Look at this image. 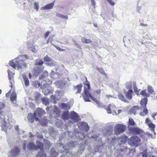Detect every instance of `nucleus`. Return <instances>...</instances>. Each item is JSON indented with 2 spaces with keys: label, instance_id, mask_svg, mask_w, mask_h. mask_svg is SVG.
I'll return each mask as SVG.
<instances>
[{
  "label": "nucleus",
  "instance_id": "ddd939ff",
  "mask_svg": "<svg viewBox=\"0 0 157 157\" xmlns=\"http://www.w3.org/2000/svg\"><path fill=\"white\" fill-rule=\"evenodd\" d=\"M127 137L124 135H122L120 137L118 138V145L120 146L122 144L125 143L126 142Z\"/></svg>",
  "mask_w": 157,
  "mask_h": 157
},
{
  "label": "nucleus",
  "instance_id": "f257e3e1",
  "mask_svg": "<svg viewBox=\"0 0 157 157\" xmlns=\"http://www.w3.org/2000/svg\"><path fill=\"white\" fill-rule=\"evenodd\" d=\"M27 57V55H22L19 56L14 59L10 61L9 64L13 68L17 70L21 69L22 67H26V64L24 62V61L25 60Z\"/></svg>",
  "mask_w": 157,
  "mask_h": 157
},
{
  "label": "nucleus",
  "instance_id": "b1692460",
  "mask_svg": "<svg viewBox=\"0 0 157 157\" xmlns=\"http://www.w3.org/2000/svg\"><path fill=\"white\" fill-rule=\"evenodd\" d=\"M29 121L31 123L34 122V118L35 119V115L33 116L32 113H29L28 116Z\"/></svg>",
  "mask_w": 157,
  "mask_h": 157
},
{
  "label": "nucleus",
  "instance_id": "09e8293b",
  "mask_svg": "<svg viewBox=\"0 0 157 157\" xmlns=\"http://www.w3.org/2000/svg\"><path fill=\"white\" fill-rule=\"evenodd\" d=\"M146 134L148 136H150L151 137V138H152L153 139H154L155 138V135H152L151 134H150L149 132H147L146 133Z\"/></svg>",
  "mask_w": 157,
  "mask_h": 157
},
{
  "label": "nucleus",
  "instance_id": "a18cd8bd",
  "mask_svg": "<svg viewBox=\"0 0 157 157\" xmlns=\"http://www.w3.org/2000/svg\"><path fill=\"white\" fill-rule=\"evenodd\" d=\"M148 91L149 92L151 93H152L154 92V90L152 89V86H148Z\"/></svg>",
  "mask_w": 157,
  "mask_h": 157
},
{
  "label": "nucleus",
  "instance_id": "37998d69",
  "mask_svg": "<svg viewBox=\"0 0 157 157\" xmlns=\"http://www.w3.org/2000/svg\"><path fill=\"white\" fill-rule=\"evenodd\" d=\"M34 84L36 88H38L40 86V83L37 81L34 82Z\"/></svg>",
  "mask_w": 157,
  "mask_h": 157
},
{
  "label": "nucleus",
  "instance_id": "bb28decb",
  "mask_svg": "<svg viewBox=\"0 0 157 157\" xmlns=\"http://www.w3.org/2000/svg\"><path fill=\"white\" fill-rule=\"evenodd\" d=\"M68 111H65L62 114L63 119L64 121L67 120L68 119Z\"/></svg>",
  "mask_w": 157,
  "mask_h": 157
},
{
  "label": "nucleus",
  "instance_id": "c756f323",
  "mask_svg": "<svg viewBox=\"0 0 157 157\" xmlns=\"http://www.w3.org/2000/svg\"><path fill=\"white\" fill-rule=\"evenodd\" d=\"M82 85L81 84L78 85L77 86L75 87L74 88L75 90H77V91L76 92V94L77 93H79L81 92Z\"/></svg>",
  "mask_w": 157,
  "mask_h": 157
},
{
  "label": "nucleus",
  "instance_id": "0e129e2a",
  "mask_svg": "<svg viewBox=\"0 0 157 157\" xmlns=\"http://www.w3.org/2000/svg\"><path fill=\"white\" fill-rule=\"evenodd\" d=\"M91 0V4L92 5L94 6L95 4V1H94V0Z\"/></svg>",
  "mask_w": 157,
  "mask_h": 157
},
{
  "label": "nucleus",
  "instance_id": "f8f14e48",
  "mask_svg": "<svg viewBox=\"0 0 157 157\" xmlns=\"http://www.w3.org/2000/svg\"><path fill=\"white\" fill-rule=\"evenodd\" d=\"M7 71L9 80L10 83V86L12 88L13 86V84L14 83L13 75H14V73L12 72L9 70H8Z\"/></svg>",
  "mask_w": 157,
  "mask_h": 157
},
{
  "label": "nucleus",
  "instance_id": "774afa93",
  "mask_svg": "<svg viewBox=\"0 0 157 157\" xmlns=\"http://www.w3.org/2000/svg\"><path fill=\"white\" fill-rule=\"evenodd\" d=\"M30 105L32 108H34V105L32 102H31L30 103Z\"/></svg>",
  "mask_w": 157,
  "mask_h": 157
},
{
  "label": "nucleus",
  "instance_id": "e2e57ef3",
  "mask_svg": "<svg viewBox=\"0 0 157 157\" xmlns=\"http://www.w3.org/2000/svg\"><path fill=\"white\" fill-rule=\"evenodd\" d=\"M150 121L148 118H147L146 119L145 122L147 124H149L150 123H149Z\"/></svg>",
  "mask_w": 157,
  "mask_h": 157
},
{
  "label": "nucleus",
  "instance_id": "393cba45",
  "mask_svg": "<svg viewBox=\"0 0 157 157\" xmlns=\"http://www.w3.org/2000/svg\"><path fill=\"white\" fill-rule=\"evenodd\" d=\"M28 148L30 150H36V147L33 143H30L28 145Z\"/></svg>",
  "mask_w": 157,
  "mask_h": 157
},
{
  "label": "nucleus",
  "instance_id": "4468645a",
  "mask_svg": "<svg viewBox=\"0 0 157 157\" xmlns=\"http://www.w3.org/2000/svg\"><path fill=\"white\" fill-rule=\"evenodd\" d=\"M71 118L74 122H77L79 120L78 115L74 111L71 113Z\"/></svg>",
  "mask_w": 157,
  "mask_h": 157
},
{
  "label": "nucleus",
  "instance_id": "f03ea898",
  "mask_svg": "<svg viewBox=\"0 0 157 157\" xmlns=\"http://www.w3.org/2000/svg\"><path fill=\"white\" fill-rule=\"evenodd\" d=\"M8 117L6 113L3 112H0V126L2 128L6 129L8 127Z\"/></svg>",
  "mask_w": 157,
  "mask_h": 157
},
{
  "label": "nucleus",
  "instance_id": "aec40b11",
  "mask_svg": "<svg viewBox=\"0 0 157 157\" xmlns=\"http://www.w3.org/2000/svg\"><path fill=\"white\" fill-rule=\"evenodd\" d=\"M139 107L138 106H134L131 108L129 111V112L131 114H135L137 110L139 109Z\"/></svg>",
  "mask_w": 157,
  "mask_h": 157
},
{
  "label": "nucleus",
  "instance_id": "58836bf2",
  "mask_svg": "<svg viewBox=\"0 0 157 157\" xmlns=\"http://www.w3.org/2000/svg\"><path fill=\"white\" fill-rule=\"evenodd\" d=\"M149 127L151 128V129L152 131H153L154 134L156 135V133L154 131V128L155 127V125L154 124L152 123H150L149 124H148Z\"/></svg>",
  "mask_w": 157,
  "mask_h": 157
},
{
  "label": "nucleus",
  "instance_id": "423d86ee",
  "mask_svg": "<svg viewBox=\"0 0 157 157\" xmlns=\"http://www.w3.org/2000/svg\"><path fill=\"white\" fill-rule=\"evenodd\" d=\"M36 143L37 145V148L41 150V151L38 152L36 155L35 157H45L46 155L43 150V145L41 142L39 141H37Z\"/></svg>",
  "mask_w": 157,
  "mask_h": 157
},
{
  "label": "nucleus",
  "instance_id": "dca6fc26",
  "mask_svg": "<svg viewBox=\"0 0 157 157\" xmlns=\"http://www.w3.org/2000/svg\"><path fill=\"white\" fill-rule=\"evenodd\" d=\"M16 98L17 94L16 93L14 92H12L10 96V99L11 102L14 104V105L15 106L16 105Z\"/></svg>",
  "mask_w": 157,
  "mask_h": 157
},
{
  "label": "nucleus",
  "instance_id": "6e6d98bb",
  "mask_svg": "<svg viewBox=\"0 0 157 157\" xmlns=\"http://www.w3.org/2000/svg\"><path fill=\"white\" fill-rule=\"evenodd\" d=\"M52 45H53L54 47H55L57 50H59V51L60 50L61 48L57 46L55 44H54L52 43Z\"/></svg>",
  "mask_w": 157,
  "mask_h": 157
},
{
  "label": "nucleus",
  "instance_id": "79ce46f5",
  "mask_svg": "<svg viewBox=\"0 0 157 157\" xmlns=\"http://www.w3.org/2000/svg\"><path fill=\"white\" fill-rule=\"evenodd\" d=\"M118 138H113L111 141V143L113 145H114L117 144V143Z\"/></svg>",
  "mask_w": 157,
  "mask_h": 157
},
{
  "label": "nucleus",
  "instance_id": "6ab92c4d",
  "mask_svg": "<svg viewBox=\"0 0 157 157\" xmlns=\"http://www.w3.org/2000/svg\"><path fill=\"white\" fill-rule=\"evenodd\" d=\"M54 3L52 2L49 3L44 6L41 7L40 9L42 10L51 9L54 6Z\"/></svg>",
  "mask_w": 157,
  "mask_h": 157
},
{
  "label": "nucleus",
  "instance_id": "13d9d810",
  "mask_svg": "<svg viewBox=\"0 0 157 157\" xmlns=\"http://www.w3.org/2000/svg\"><path fill=\"white\" fill-rule=\"evenodd\" d=\"M26 142L25 141H24V143L23 145V148L24 151L25 150V149L26 148Z\"/></svg>",
  "mask_w": 157,
  "mask_h": 157
},
{
  "label": "nucleus",
  "instance_id": "1a4fd4ad",
  "mask_svg": "<svg viewBox=\"0 0 157 157\" xmlns=\"http://www.w3.org/2000/svg\"><path fill=\"white\" fill-rule=\"evenodd\" d=\"M51 82H50L49 83H44L43 85L42 86V88L43 89L42 92L45 95H48V94L52 93L53 90L52 89L50 88L46 89V87H48L50 83H51Z\"/></svg>",
  "mask_w": 157,
  "mask_h": 157
},
{
  "label": "nucleus",
  "instance_id": "39448f33",
  "mask_svg": "<svg viewBox=\"0 0 157 157\" xmlns=\"http://www.w3.org/2000/svg\"><path fill=\"white\" fill-rule=\"evenodd\" d=\"M132 85H133L134 92L136 94L138 95L139 94V90L137 89L136 83L135 82L133 81L132 82L131 81H129L125 83L126 87L128 90H132Z\"/></svg>",
  "mask_w": 157,
  "mask_h": 157
},
{
  "label": "nucleus",
  "instance_id": "f704fd0d",
  "mask_svg": "<svg viewBox=\"0 0 157 157\" xmlns=\"http://www.w3.org/2000/svg\"><path fill=\"white\" fill-rule=\"evenodd\" d=\"M81 41L82 43H83L88 44L91 43V40L89 39H87L84 37H83L81 39Z\"/></svg>",
  "mask_w": 157,
  "mask_h": 157
},
{
  "label": "nucleus",
  "instance_id": "c9c22d12",
  "mask_svg": "<svg viewBox=\"0 0 157 157\" xmlns=\"http://www.w3.org/2000/svg\"><path fill=\"white\" fill-rule=\"evenodd\" d=\"M96 69L98 71L100 72L102 74L104 75L106 78H108V77L107 74L102 69L98 67L96 68Z\"/></svg>",
  "mask_w": 157,
  "mask_h": 157
},
{
  "label": "nucleus",
  "instance_id": "f3484780",
  "mask_svg": "<svg viewBox=\"0 0 157 157\" xmlns=\"http://www.w3.org/2000/svg\"><path fill=\"white\" fill-rule=\"evenodd\" d=\"M20 151V150L18 148L15 147L12 149L11 152V154L13 157H15L19 155Z\"/></svg>",
  "mask_w": 157,
  "mask_h": 157
},
{
  "label": "nucleus",
  "instance_id": "e433bc0d",
  "mask_svg": "<svg viewBox=\"0 0 157 157\" xmlns=\"http://www.w3.org/2000/svg\"><path fill=\"white\" fill-rule=\"evenodd\" d=\"M56 15L58 17L61 18L63 19H65L67 20L68 18V16H64L58 13H56Z\"/></svg>",
  "mask_w": 157,
  "mask_h": 157
},
{
  "label": "nucleus",
  "instance_id": "9d476101",
  "mask_svg": "<svg viewBox=\"0 0 157 157\" xmlns=\"http://www.w3.org/2000/svg\"><path fill=\"white\" fill-rule=\"evenodd\" d=\"M45 113V112L42 109L40 108H38L34 114L35 117V120L36 121H38V118L37 117V116L41 117L44 115Z\"/></svg>",
  "mask_w": 157,
  "mask_h": 157
},
{
  "label": "nucleus",
  "instance_id": "c03bdc74",
  "mask_svg": "<svg viewBox=\"0 0 157 157\" xmlns=\"http://www.w3.org/2000/svg\"><path fill=\"white\" fill-rule=\"evenodd\" d=\"M38 47L36 46H34L33 47L31 48V50L34 52H36L38 50Z\"/></svg>",
  "mask_w": 157,
  "mask_h": 157
},
{
  "label": "nucleus",
  "instance_id": "7ed1b4c3",
  "mask_svg": "<svg viewBox=\"0 0 157 157\" xmlns=\"http://www.w3.org/2000/svg\"><path fill=\"white\" fill-rule=\"evenodd\" d=\"M82 96L86 101H90L89 99V98H90L98 105L99 104V102L96 99L93 97L89 93L88 89L85 88L84 90V92L83 93Z\"/></svg>",
  "mask_w": 157,
  "mask_h": 157
},
{
  "label": "nucleus",
  "instance_id": "a878e982",
  "mask_svg": "<svg viewBox=\"0 0 157 157\" xmlns=\"http://www.w3.org/2000/svg\"><path fill=\"white\" fill-rule=\"evenodd\" d=\"M58 154V152L56 151L54 149L52 148L51 150L50 155L52 157H56Z\"/></svg>",
  "mask_w": 157,
  "mask_h": 157
},
{
  "label": "nucleus",
  "instance_id": "72a5a7b5",
  "mask_svg": "<svg viewBox=\"0 0 157 157\" xmlns=\"http://www.w3.org/2000/svg\"><path fill=\"white\" fill-rule=\"evenodd\" d=\"M58 63L54 61L49 62L48 63V65L50 67L56 66L57 65Z\"/></svg>",
  "mask_w": 157,
  "mask_h": 157
},
{
  "label": "nucleus",
  "instance_id": "4d7b16f0",
  "mask_svg": "<svg viewBox=\"0 0 157 157\" xmlns=\"http://www.w3.org/2000/svg\"><path fill=\"white\" fill-rule=\"evenodd\" d=\"M63 82V87L64 86H69V85L65 81H63V82Z\"/></svg>",
  "mask_w": 157,
  "mask_h": 157
},
{
  "label": "nucleus",
  "instance_id": "052dcab7",
  "mask_svg": "<svg viewBox=\"0 0 157 157\" xmlns=\"http://www.w3.org/2000/svg\"><path fill=\"white\" fill-rule=\"evenodd\" d=\"M50 33V32L49 31L45 33V38H46L48 36Z\"/></svg>",
  "mask_w": 157,
  "mask_h": 157
},
{
  "label": "nucleus",
  "instance_id": "2f4dec72",
  "mask_svg": "<svg viewBox=\"0 0 157 157\" xmlns=\"http://www.w3.org/2000/svg\"><path fill=\"white\" fill-rule=\"evenodd\" d=\"M42 101L43 104L45 105H48L50 102L49 100L46 98H43L42 99Z\"/></svg>",
  "mask_w": 157,
  "mask_h": 157
},
{
  "label": "nucleus",
  "instance_id": "49530a36",
  "mask_svg": "<svg viewBox=\"0 0 157 157\" xmlns=\"http://www.w3.org/2000/svg\"><path fill=\"white\" fill-rule=\"evenodd\" d=\"M44 60L46 62L50 61L51 60V58L50 57H49L47 56H46L44 58Z\"/></svg>",
  "mask_w": 157,
  "mask_h": 157
},
{
  "label": "nucleus",
  "instance_id": "bf43d9fd",
  "mask_svg": "<svg viewBox=\"0 0 157 157\" xmlns=\"http://www.w3.org/2000/svg\"><path fill=\"white\" fill-rule=\"evenodd\" d=\"M53 75H56V74L53 71H52L50 73V76L52 78H53V76H52Z\"/></svg>",
  "mask_w": 157,
  "mask_h": 157
},
{
  "label": "nucleus",
  "instance_id": "864d4df0",
  "mask_svg": "<svg viewBox=\"0 0 157 157\" xmlns=\"http://www.w3.org/2000/svg\"><path fill=\"white\" fill-rule=\"evenodd\" d=\"M45 71V72H44V75H43V74H42V75L43 76L42 77H40V78L41 79H43L44 77H45L46 76H47L48 75V72L47 71Z\"/></svg>",
  "mask_w": 157,
  "mask_h": 157
},
{
  "label": "nucleus",
  "instance_id": "ea45409f",
  "mask_svg": "<svg viewBox=\"0 0 157 157\" xmlns=\"http://www.w3.org/2000/svg\"><path fill=\"white\" fill-rule=\"evenodd\" d=\"M140 94L144 97H148L150 95L149 94L146 93V90H145L141 91L140 92Z\"/></svg>",
  "mask_w": 157,
  "mask_h": 157
},
{
  "label": "nucleus",
  "instance_id": "4c0bfd02",
  "mask_svg": "<svg viewBox=\"0 0 157 157\" xmlns=\"http://www.w3.org/2000/svg\"><path fill=\"white\" fill-rule=\"evenodd\" d=\"M53 107L54 113L58 115L60 113L59 109L56 105H54Z\"/></svg>",
  "mask_w": 157,
  "mask_h": 157
},
{
  "label": "nucleus",
  "instance_id": "a19ab883",
  "mask_svg": "<svg viewBox=\"0 0 157 157\" xmlns=\"http://www.w3.org/2000/svg\"><path fill=\"white\" fill-rule=\"evenodd\" d=\"M128 124L129 125L128 126H130V125H134L135 123L132 119L129 118V119Z\"/></svg>",
  "mask_w": 157,
  "mask_h": 157
},
{
  "label": "nucleus",
  "instance_id": "412c9836",
  "mask_svg": "<svg viewBox=\"0 0 157 157\" xmlns=\"http://www.w3.org/2000/svg\"><path fill=\"white\" fill-rule=\"evenodd\" d=\"M59 106L61 107L62 109H69L70 108V106L68 104L64 103H62L59 105Z\"/></svg>",
  "mask_w": 157,
  "mask_h": 157
},
{
  "label": "nucleus",
  "instance_id": "2eb2a0df",
  "mask_svg": "<svg viewBox=\"0 0 157 157\" xmlns=\"http://www.w3.org/2000/svg\"><path fill=\"white\" fill-rule=\"evenodd\" d=\"M128 127L131 132L134 134H138L141 132V130L138 127L132 128L129 126H128Z\"/></svg>",
  "mask_w": 157,
  "mask_h": 157
},
{
  "label": "nucleus",
  "instance_id": "473e14b6",
  "mask_svg": "<svg viewBox=\"0 0 157 157\" xmlns=\"http://www.w3.org/2000/svg\"><path fill=\"white\" fill-rule=\"evenodd\" d=\"M44 62L43 60L41 59H37L35 61V64L36 65H42Z\"/></svg>",
  "mask_w": 157,
  "mask_h": 157
},
{
  "label": "nucleus",
  "instance_id": "680f3d73",
  "mask_svg": "<svg viewBox=\"0 0 157 157\" xmlns=\"http://www.w3.org/2000/svg\"><path fill=\"white\" fill-rule=\"evenodd\" d=\"M145 109H144L143 111V113H144L145 115H146L147 113V110L145 108H144Z\"/></svg>",
  "mask_w": 157,
  "mask_h": 157
},
{
  "label": "nucleus",
  "instance_id": "8fccbe9b",
  "mask_svg": "<svg viewBox=\"0 0 157 157\" xmlns=\"http://www.w3.org/2000/svg\"><path fill=\"white\" fill-rule=\"evenodd\" d=\"M34 8L36 10V11H37L39 9V5L36 2H34Z\"/></svg>",
  "mask_w": 157,
  "mask_h": 157
},
{
  "label": "nucleus",
  "instance_id": "5fc2aeb1",
  "mask_svg": "<svg viewBox=\"0 0 157 157\" xmlns=\"http://www.w3.org/2000/svg\"><path fill=\"white\" fill-rule=\"evenodd\" d=\"M108 2L111 4L112 6H114L115 3L113 2L112 0H106Z\"/></svg>",
  "mask_w": 157,
  "mask_h": 157
},
{
  "label": "nucleus",
  "instance_id": "de8ad7c7",
  "mask_svg": "<svg viewBox=\"0 0 157 157\" xmlns=\"http://www.w3.org/2000/svg\"><path fill=\"white\" fill-rule=\"evenodd\" d=\"M5 104L3 102H0V110H2L5 107Z\"/></svg>",
  "mask_w": 157,
  "mask_h": 157
},
{
  "label": "nucleus",
  "instance_id": "7c9ffc66",
  "mask_svg": "<svg viewBox=\"0 0 157 157\" xmlns=\"http://www.w3.org/2000/svg\"><path fill=\"white\" fill-rule=\"evenodd\" d=\"M118 97L119 98L125 102H127L128 101L124 98V96L121 93H118Z\"/></svg>",
  "mask_w": 157,
  "mask_h": 157
},
{
  "label": "nucleus",
  "instance_id": "20e7f679",
  "mask_svg": "<svg viewBox=\"0 0 157 157\" xmlns=\"http://www.w3.org/2000/svg\"><path fill=\"white\" fill-rule=\"evenodd\" d=\"M140 141V139L137 136H133L128 139V143L132 146L137 147Z\"/></svg>",
  "mask_w": 157,
  "mask_h": 157
},
{
  "label": "nucleus",
  "instance_id": "a211bd4d",
  "mask_svg": "<svg viewBox=\"0 0 157 157\" xmlns=\"http://www.w3.org/2000/svg\"><path fill=\"white\" fill-rule=\"evenodd\" d=\"M124 93L126 98L130 100L132 98V94L133 93L132 90H129L127 91L126 90H124Z\"/></svg>",
  "mask_w": 157,
  "mask_h": 157
},
{
  "label": "nucleus",
  "instance_id": "4be33fe9",
  "mask_svg": "<svg viewBox=\"0 0 157 157\" xmlns=\"http://www.w3.org/2000/svg\"><path fill=\"white\" fill-rule=\"evenodd\" d=\"M22 77L24 79L25 86H28L29 84V82L28 78L25 74L22 75Z\"/></svg>",
  "mask_w": 157,
  "mask_h": 157
},
{
  "label": "nucleus",
  "instance_id": "3c124183",
  "mask_svg": "<svg viewBox=\"0 0 157 157\" xmlns=\"http://www.w3.org/2000/svg\"><path fill=\"white\" fill-rule=\"evenodd\" d=\"M147 155L144 153H142L140 154L137 157H147Z\"/></svg>",
  "mask_w": 157,
  "mask_h": 157
},
{
  "label": "nucleus",
  "instance_id": "9b49d317",
  "mask_svg": "<svg viewBox=\"0 0 157 157\" xmlns=\"http://www.w3.org/2000/svg\"><path fill=\"white\" fill-rule=\"evenodd\" d=\"M115 106L114 104H112L109 105L106 109L107 113L109 114H110L112 113L113 115H117V113L115 111Z\"/></svg>",
  "mask_w": 157,
  "mask_h": 157
},
{
  "label": "nucleus",
  "instance_id": "69168bd1",
  "mask_svg": "<svg viewBox=\"0 0 157 157\" xmlns=\"http://www.w3.org/2000/svg\"><path fill=\"white\" fill-rule=\"evenodd\" d=\"M40 97V95L39 94H38L35 97V99L36 101H37L38 98H39Z\"/></svg>",
  "mask_w": 157,
  "mask_h": 157
},
{
  "label": "nucleus",
  "instance_id": "cd10ccee",
  "mask_svg": "<svg viewBox=\"0 0 157 157\" xmlns=\"http://www.w3.org/2000/svg\"><path fill=\"white\" fill-rule=\"evenodd\" d=\"M55 83L57 88H62L63 87V82L61 81H56L55 82Z\"/></svg>",
  "mask_w": 157,
  "mask_h": 157
},
{
  "label": "nucleus",
  "instance_id": "0eeeda50",
  "mask_svg": "<svg viewBox=\"0 0 157 157\" xmlns=\"http://www.w3.org/2000/svg\"><path fill=\"white\" fill-rule=\"evenodd\" d=\"M125 127L122 124H117L114 126V131L117 135L122 133L125 130Z\"/></svg>",
  "mask_w": 157,
  "mask_h": 157
},
{
  "label": "nucleus",
  "instance_id": "603ef678",
  "mask_svg": "<svg viewBox=\"0 0 157 157\" xmlns=\"http://www.w3.org/2000/svg\"><path fill=\"white\" fill-rule=\"evenodd\" d=\"M14 128L15 129H16L17 133V134H19V126L18 125H16L14 126Z\"/></svg>",
  "mask_w": 157,
  "mask_h": 157
},
{
  "label": "nucleus",
  "instance_id": "5701e85b",
  "mask_svg": "<svg viewBox=\"0 0 157 157\" xmlns=\"http://www.w3.org/2000/svg\"><path fill=\"white\" fill-rule=\"evenodd\" d=\"M147 98H144L142 99L140 102V104L143 108H145L147 103Z\"/></svg>",
  "mask_w": 157,
  "mask_h": 157
},
{
  "label": "nucleus",
  "instance_id": "338daca9",
  "mask_svg": "<svg viewBox=\"0 0 157 157\" xmlns=\"http://www.w3.org/2000/svg\"><path fill=\"white\" fill-rule=\"evenodd\" d=\"M140 25L141 26L144 27L147 26V25L146 24H144L143 23H141L140 24Z\"/></svg>",
  "mask_w": 157,
  "mask_h": 157
},
{
  "label": "nucleus",
  "instance_id": "6e6552de",
  "mask_svg": "<svg viewBox=\"0 0 157 157\" xmlns=\"http://www.w3.org/2000/svg\"><path fill=\"white\" fill-rule=\"evenodd\" d=\"M90 139L91 140L94 141L95 144H98V145H99V146L97 147L98 151L99 150V148L103 146V144H102L101 145H99L101 144V139L100 138L97 136L96 135H94L91 136Z\"/></svg>",
  "mask_w": 157,
  "mask_h": 157
},
{
  "label": "nucleus",
  "instance_id": "c85d7f7f",
  "mask_svg": "<svg viewBox=\"0 0 157 157\" xmlns=\"http://www.w3.org/2000/svg\"><path fill=\"white\" fill-rule=\"evenodd\" d=\"M80 124L81 126L82 127L85 128L87 131H88L89 129V127H88V124L87 123L84 122H82L80 123Z\"/></svg>",
  "mask_w": 157,
  "mask_h": 157
}]
</instances>
